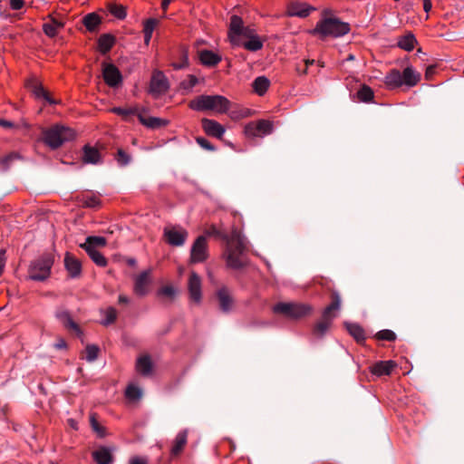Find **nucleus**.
I'll return each instance as SVG.
<instances>
[{"instance_id":"nucleus-28","label":"nucleus","mask_w":464,"mask_h":464,"mask_svg":"<svg viewBox=\"0 0 464 464\" xmlns=\"http://www.w3.org/2000/svg\"><path fill=\"white\" fill-rule=\"evenodd\" d=\"M92 458L97 464H111L112 454L109 448L101 447L92 452Z\"/></svg>"},{"instance_id":"nucleus-34","label":"nucleus","mask_w":464,"mask_h":464,"mask_svg":"<svg viewBox=\"0 0 464 464\" xmlns=\"http://www.w3.org/2000/svg\"><path fill=\"white\" fill-rule=\"evenodd\" d=\"M159 20L156 18H149L143 24V34H144V43L146 45L150 44V42L152 37L153 31L155 27L158 25Z\"/></svg>"},{"instance_id":"nucleus-4","label":"nucleus","mask_w":464,"mask_h":464,"mask_svg":"<svg viewBox=\"0 0 464 464\" xmlns=\"http://www.w3.org/2000/svg\"><path fill=\"white\" fill-rule=\"evenodd\" d=\"M231 102L222 95H198L188 103V107L196 111H212L217 113H226Z\"/></svg>"},{"instance_id":"nucleus-63","label":"nucleus","mask_w":464,"mask_h":464,"mask_svg":"<svg viewBox=\"0 0 464 464\" xmlns=\"http://www.w3.org/2000/svg\"><path fill=\"white\" fill-rule=\"evenodd\" d=\"M370 370H371L372 378V380H374L375 376H377V363L372 364L370 367Z\"/></svg>"},{"instance_id":"nucleus-62","label":"nucleus","mask_w":464,"mask_h":464,"mask_svg":"<svg viewBox=\"0 0 464 464\" xmlns=\"http://www.w3.org/2000/svg\"><path fill=\"white\" fill-rule=\"evenodd\" d=\"M55 348L57 349H63L66 347V343L63 339H60L56 343H55Z\"/></svg>"},{"instance_id":"nucleus-40","label":"nucleus","mask_w":464,"mask_h":464,"mask_svg":"<svg viewBox=\"0 0 464 464\" xmlns=\"http://www.w3.org/2000/svg\"><path fill=\"white\" fill-rule=\"evenodd\" d=\"M356 95L360 102H369L372 101L374 97V92L369 86L362 84L357 91Z\"/></svg>"},{"instance_id":"nucleus-27","label":"nucleus","mask_w":464,"mask_h":464,"mask_svg":"<svg viewBox=\"0 0 464 464\" xmlns=\"http://www.w3.org/2000/svg\"><path fill=\"white\" fill-rule=\"evenodd\" d=\"M217 297L218 299L220 309L224 312H228L233 304L230 293L227 287H221L217 292Z\"/></svg>"},{"instance_id":"nucleus-49","label":"nucleus","mask_w":464,"mask_h":464,"mask_svg":"<svg viewBox=\"0 0 464 464\" xmlns=\"http://www.w3.org/2000/svg\"><path fill=\"white\" fill-rule=\"evenodd\" d=\"M115 160L120 166H126L130 162V156L124 150L119 149Z\"/></svg>"},{"instance_id":"nucleus-50","label":"nucleus","mask_w":464,"mask_h":464,"mask_svg":"<svg viewBox=\"0 0 464 464\" xmlns=\"http://www.w3.org/2000/svg\"><path fill=\"white\" fill-rule=\"evenodd\" d=\"M176 293V288L173 285H168L160 287L158 290L157 295L159 296H167L169 298H173Z\"/></svg>"},{"instance_id":"nucleus-37","label":"nucleus","mask_w":464,"mask_h":464,"mask_svg":"<svg viewBox=\"0 0 464 464\" xmlns=\"http://www.w3.org/2000/svg\"><path fill=\"white\" fill-rule=\"evenodd\" d=\"M417 40L413 34L408 33L407 34L401 36L398 41V46L405 51L413 50Z\"/></svg>"},{"instance_id":"nucleus-3","label":"nucleus","mask_w":464,"mask_h":464,"mask_svg":"<svg viewBox=\"0 0 464 464\" xmlns=\"http://www.w3.org/2000/svg\"><path fill=\"white\" fill-rule=\"evenodd\" d=\"M350 32L348 23L341 21L335 16H324L316 24L315 27L311 30V34L318 35L324 39L326 37H342Z\"/></svg>"},{"instance_id":"nucleus-39","label":"nucleus","mask_w":464,"mask_h":464,"mask_svg":"<svg viewBox=\"0 0 464 464\" xmlns=\"http://www.w3.org/2000/svg\"><path fill=\"white\" fill-rule=\"evenodd\" d=\"M270 85L269 80L265 76H259L255 79L253 88L258 95H263Z\"/></svg>"},{"instance_id":"nucleus-1","label":"nucleus","mask_w":464,"mask_h":464,"mask_svg":"<svg viewBox=\"0 0 464 464\" xmlns=\"http://www.w3.org/2000/svg\"><path fill=\"white\" fill-rule=\"evenodd\" d=\"M227 37L233 46L243 45L250 52L259 51L264 45L256 30L245 25L243 19L237 14L230 17Z\"/></svg>"},{"instance_id":"nucleus-9","label":"nucleus","mask_w":464,"mask_h":464,"mask_svg":"<svg viewBox=\"0 0 464 464\" xmlns=\"http://www.w3.org/2000/svg\"><path fill=\"white\" fill-rule=\"evenodd\" d=\"M273 131V124L266 120L251 121L245 126V134L248 138L264 137Z\"/></svg>"},{"instance_id":"nucleus-29","label":"nucleus","mask_w":464,"mask_h":464,"mask_svg":"<svg viewBox=\"0 0 464 464\" xmlns=\"http://www.w3.org/2000/svg\"><path fill=\"white\" fill-rule=\"evenodd\" d=\"M79 200L82 206L87 208H97L101 205L100 195L91 191L80 195Z\"/></svg>"},{"instance_id":"nucleus-31","label":"nucleus","mask_w":464,"mask_h":464,"mask_svg":"<svg viewBox=\"0 0 464 464\" xmlns=\"http://www.w3.org/2000/svg\"><path fill=\"white\" fill-rule=\"evenodd\" d=\"M142 109L138 106L133 107H114L111 109V111L119 116H121L124 121H129L130 117L132 115H136L139 118V113H140Z\"/></svg>"},{"instance_id":"nucleus-25","label":"nucleus","mask_w":464,"mask_h":464,"mask_svg":"<svg viewBox=\"0 0 464 464\" xmlns=\"http://www.w3.org/2000/svg\"><path fill=\"white\" fill-rule=\"evenodd\" d=\"M401 72L392 69L384 78V84L389 90L397 89L402 86Z\"/></svg>"},{"instance_id":"nucleus-17","label":"nucleus","mask_w":464,"mask_h":464,"mask_svg":"<svg viewBox=\"0 0 464 464\" xmlns=\"http://www.w3.org/2000/svg\"><path fill=\"white\" fill-rule=\"evenodd\" d=\"M202 129L207 135L221 139L226 131L223 125L215 120L204 118L201 121Z\"/></svg>"},{"instance_id":"nucleus-5","label":"nucleus","mask_w":464,"mask_h":464,"mask_svg":"<svg viewBox=\"0 0 464 464\" xmlns=\"http://www.w3.org/2000/svg\"><path fill=\"white\" fill-rule=\"evenodd\" d=\"M43 141L52 150H56L75 138V131L64 125L54 124L42 130Z\"/></svg>"},{"instance_id":"nucleus-13","label":"nucleus","mask_w":464,"mask_h":464,"mask_svg":"<svg viewBox=\"0 0 464 464\" xmlns=\"http://www.w3.org/2000/svg\"><path fill=\"white\" fill-rule=\"evenodd\" d=\"M315 8L311 5L301 1H291L286 6V14L291 17L306 18Z\"/></svg>"},{"instance_id":"nucleus-2","label":"nucleus","mask_w":464,"mask_h":464,"mask_svg":"<svg viewBox=\"0 0 464 464\" xmlns=\"http://www.w3.org/2000/svg\"><path fill=\"white\" fill-rule=\"evenodd\" d=\"M209 234L219 237L226 241L225 256L229 267L238 269L246 266V244L244 237L237 230H233L230 235H226L216 227H212Z\"/></svg>"},{"instance_id":"nucleus-32","label":"nucleus","mask_w":464,"mask_h":464,"mask_svg":"<svg viewBox=\"0 0 464 464\" xmlns=\"http://www.w3.org/2000/svg\"><path fill=\"white\" fill-rule=\"evenodd\" d=\"M345 328L348 333L354 338V340L361 343L365 340V333L364 330L358 324L354 323H344Z\"/></svg>"},{"instance_id":"nucleus-46","label":"nucleus","mask_w":464,"mask_h":464,"mask_svg":"<svg viewBox=\"0 0 464 464\" xmlns=\"http://www.w3.org/2000/svg\"><path fill=\"white\" fill-rule=\"evenodd\" d=\"M99 352H100V349L98 346H96L94 344L87 345L86 349H85V353H86L85 359L88 362L95 361L98 357Z\"/></svg>"},{"instance_id":"nucleus-59","label":"nucleus","mask_w":464,"mask_h":464,"mask_svg":"<svg viewBox=\"0 0 464 464\" xmlns=\"http://www.w3.org/2000/svg\"><path fill=\"white\" fill-rule=\"evenodd\" d=\"M432 7L430 0H423V9L426 13H429Z\"/></svg>"},{"instance_id":"nucleus-42","label":"nucleus","mask_w":464,"mask_h":464,"mask_svg":"<svg viewBox=\"0 0 464 464\" xmlns=\"http://www.w3.org/2000/svg\"><path fill=\"white\" fill-rule=\"evenodd\" d=\"M102 314L104 318L102 319L101 324L105 326L114 323L117 318V311L113 307H108L105 310H102Z\"/></svg>"},{"instance_id":"nucleus-43","label":"nucleus","mask_w":464,"mask_h":464,"mask_svg":"<svg viewBox=\"0 0 464 464\" xmlns=\"http://www.w3.org/2000/svg\"><path fill=\"white\" fill-rule=\"evenodd\" d=\"M108 10L113 16L118 19H124L127 14L125 7L121 5L110 4Z\"/></svg>"},{"instance_id":"nucleus-7","label":"nucleus","mask_w":464,"mask_h":464,"mask_svg":"<svg viewBox=\"0 0 464 464\" xmlns=\"http://www.w3.org/2000/svg\"><path fill=\"white\" fill-rule=\"evenodd\" d=\"M314 308L312 305L304 303H285L280 302L273 306V312L275 314H283L284 316L298 320L304 318L311 314Z\"/></svg>"},{"instance_id":"nucleus-10","label":"nucleus","mask_w":464,"mask_h":464,"mask_svg":"<svg viewBox=\"0 0 464 464\" xmlns=\"http://www.w3.org/2000/svg\"><path fill=\"white\" fill-rule=\"evenodd\" d=\"M169 88V81L161 71H155L152 73L149 92L155 97L167 92Z\"/></svg>"},{"instance_id":"nucleus-54","label":"nucleus","mask_w":464,"mask_h":464,"mask_svg":"<svg viewBox=\"0 0 464 464\" xmlns=\"http://www.w3.org/2000/svg\"><path fill=\"white\" fill-rule=\"evenodd\" d=\"M247 116H248V113H247L246 110H240L239 111H232L230 112V117L233 120H237V119H240V118H245V117H247Z\"/></svg>"},{"instance_id":"nucleus-19","label":"nucleus","mask_w":464,"mask_h":464,"mask_svg":"<svg viewBox=\"0 0 464 464\" xmlns=\"http://www.w3.org/2000/svg\"><path fill=\"white\" fill-rule=\"evenodd\" d=\"M64 266L71 277H77L82 272V264L79 259L67 252L64 256Z\"/></svg>"},{"instance_id":"nucleus-58","label":"nucleus","mask_w":464,"mask_h":464,"mask_svg":"<svg viewBox=\"0 0 464 464\" xmlns=\"http://www.w3.org/2000/svg\"><path fill=\"white\" fill-rule=\"evenodd\" d=\"M130 464H148L147 459L141 457H134L130 459Z\"/></svg>"},{"instance_id":"nucleus-8","label":"nucleus","mask_w":464,"mask_h":464,"mask_svg":"<svg viewBox=\"0 0 464 464\" xmlns=\"http://www.w3.org/2000/svg\"><path fill=\"white\" fill-rule=\"evenodd\" d=\"M105 245L106 239L103 237L91 236L86 238L84 243L80 245V247L86 251L97 266L104 267L107 265V259L97 248L103 247Z\"/></svg>"},{"instance_id":"nucleus-21","label":"nucleus","mask_w":464,"mask_h":464,"mask_svg":"<svg viewBox=\"0 0 464 464\" xmlns=\"http://www.w3.org/2000/svg\"><path fill=\"white\" fill-rule=\"evenodd\" d=\"M198 59L200 63L208 67H213L218 64L222 58L221 56L210 50H201L198 52Z\"/></svg>"},{"instance_id":"nucleus-22","label":"nucleus","mask_w":464,"mask_h":464,"mask_svg":"<svg viewBox=\"0 0 464 464\" xmlns=\"http://www.w3.org/2000/svg\"><path fill=\"white\" fill-rule=\"evenodd\" d=\"M56 317L68 330L74 332L77 335H80L82 334L79 325L72 320L68 311H57Z\"/></svg>"},{"instance_id":"nucleus-51","label":"nucleus","mask_w":464,"mask_h":464,"mask_svg":"<svg viewBox=\"0 0 464 464\" xmlns=\"http://www.w3.org/2000/svg\"><path fill=\"white\" fill-rule=\"evenodd\" d=\"M90 423L92 426V429L93 431H95L99 437H104L105 436V429L100 425L98 420H96L95 416L92 414L90 417Z\"/></svg>"},{"instance_id":"nucleus-11","label":"nucleus","mask_w":464,"mask_h":464,"mask_svg":"<svg viewBox=\"0 0 464 464\" xmlns=\"http://www.w3.org/2000/svg\"><path fill=\"white\" fill-rule=\"evenodd\" d=\"M151 271L144 270L134 276L133 292L139 296H145L149 294L152 283Z\"/></svg>"},{"instance_id":"nucleus-35","label":"nucleus","mask_w":464,"mask_h":464,"mask_svg":"<svg viewBox=\"0 0 464 464\" xmlns=\"http://www.w3.org/2000/svg\"><path fill=\"white\" fill-rule=\"evenodd\" d=\"M115 43L114 37L111 34H102L98 39V47L102 53H108Z\"/></svg>"},{"instance_id":"nucleus-33","label":"nucleus","mask_w":464,"mask_h":464,"mask_svg":"<svg viewBox=\"0 0 464 464\" xmlns=\"http://www.w3.org/2000/svg\"><path fill=\"white\" fill-rule=\"evenodd\" d=\"M102 20L100 16L95 13H90L86 14L82 19V24L89 32H94L101 24Z\"/></svg>"},{"instance_id":"nucleus-30","label":"nucleus","mask_w":464,"mask_h":464,"mask_svg":"<svg viewBox=\"0 0 464 464\" xmlns=\"http://www.w3.org/2000/svg\"><path fill=\"white\" fill-rule=\"evenodd\" d=\"M136 370L142 375H150L152 372V362L149 355H142L137 359Z\"/></svg>"},{"instance_id":"nucleus-36","label":"nucleus","mask_w":464,"mask_h":464,"mask_svg":"<svg viewBox=\"0 0 464 464\" xmlns=\"http://www.w3.org/2000/svg\"><path fill=\"white\" fill-rule=\"evenodd\" d=\"M187 437H188V434H187L186 430H182L178 433V435L176 436V439L174 440L173 446L171 448L172 455L175 456L181 452V450H183L184 446L187 443Z\"/></svg>"},{"instance_id":"nucleus-20","label":"nucleus","mask_w":464,"mask_h":464,"mask_svg":"<svg viewBox=\"0 0 464 464\" xmlns=\"http://www.w3.org/2000/svg\"><path fill=\"white\" fill-rule=\"evenodd\" d=\"M64 26V22L53 15H49V22L43 25L44 34L49 37H54L58 34L60 29Z\"/></svg>"},{"instance_id":"nucleus-64","label":"nucleus","mask_w":464,"mask_h":464,"mask_svg":"<svg viewBox=\"0 0 464 464\" xmlns=\"http://www.w3.org/2000/svg\"><path fill=\"white\" fill-rule=\"evenodd\" d=\"M434 70H435V66H429L426 70V73H425V76L426 78H429L432 75V73L434 72Z\"/></svg>"},{"instance_id":"nucleus-23","label":"nucleus","mask_w":464,"mask_h":464,"mask_svg":"<svg viewBox=\"0 0 464 464\" xmlns=\"http://www.w3.org/2000/svg\"><path fill=\"white\" fill-rule=\"evenodd\" d=\"M82 160L86 164H99L102 155L98 149L87 144L82 149Z\"/></svg>"},{"instance_id":"nucleus-57","label":"nucleus","mask_w":464,"mask_h":464,"mask_svg":"<svg viewBox=\"0 0 464 464\" xmlns=\"http://www.w3.org/2000/svg\"><path fill=\"white\" fill-rule=\"evenodd\" d=\"M5 265V250L1 249L0 250V275H2V273L4 272Z\"/></svg>"},{"instance_id":"nucleus-18","label":"nucleus","mask_w":464,"mask_h":464,"mask_svg":"<svg viewBox=\"0 0 464 464\" xmlns=\"http://www.w3.org/2000/svg\"><path fill=\"white\" fill-rule=\"evenodd\" d=\"M188 287L190 299L195 303H199L201 300V279L195 272H191L189 275Z\"/></svg>"},{"instance_id":"nucleus-56","label":"nucleus","mask_w":464,"mask_h":464,"mask_svg":"<svg viewBox=\"0 0 464 464\" xmlns=\"http://www.w3.org/2000/svg\"><path fill=\"white\" fill-rule=\"evenodd\" d=\"M188 65V59L187 56L184 55L182 61L176 62L172 63V66L175 70H180L185 68Z\"/></svg>"},{"instance_id":"nucleus-41","label":"nucleus","mask_w":464,"mask_h":464,"mask_svg":"<svg viewBox=\"0 0 464 464\" xmlns=\"http://www.w3.org/2000/svg\"><path fill=\"white\" fill-rule=\"evenodd\" d=\"M396 367L397 363L394 361H379V377L382 375H391Z\"/></svg>"},{"instance_id":"nucleus-6","label":"nucleus","mask_w":464,"mask_h":464,"mask_svg":"<svg viewBox=\"0 0 464 464\" xmlns=\"http://www.w3.org/2000/svg\"><path fill=\"white\" fill-rule=\"evenodd\" d=\"M54 263V256L51 253H44L38 258L32 261L28 275L29 278L34 281H44L51 275V269Z\"/></svg>"},{"instance_id":"nucleus-53","label":"nucleus","mask_w":464,"mask_h":464,"mask_svg":"<svg viewBox=\"0 0 464 464\" xmlns=\"http://www.w3.org/2000/svg\"><path fill=\"white\" fill-rule=\"evenodd\" d=\"M197 140V143L204 150H209V151H214L215 150V147L209 142L208 140H207L206 138H203V137H198L196 139Z\"/></svg>"},{"instance_id":"nucleus-16","label":"nucleus","mask_w":464,"mask_h":464,"mask_svg":"<svg viewBox=\"0 0 464 464\" xmlns=\"http://www.w3.org/2000/svg\"><path fill=\"white\" fill-rule=\"evenodd\" d=\"M340 308L341 296L337 292H333L331 295V303L324 309L322 319L332 324L334 319L337 316Z\"/></svg>"},{"instance_id":"nucleus-12","label":"nucleus","mask_w":464,"mask_h":464,"mask_svg":"<svg viewBox=\"0 0 464 464\" xmlns=\"http://www.w3.org/2000/svg\"><path fill=\"white\" fill-rule=\"evenodd\" d=\"M208 243L205 236H199L193 243L190 250V261L201 263L208 258Z\"/></svg>"},{"instance_id":"nucleus-52","label":"nucleus","mask_w":464,"mask_h":464,"mask_svg":"<svg viewBox=\"0 0 464 464\" xmlns=\"http://www.w3.org/2000/svg\"><path fill=\"white\" fill-rule=\"evenodd\" d=\"M395 339H396V334L393 331L388 330V329L379 331V341L384 340V341L392 342Z\"/></svg>"},{"instance_id":"nucleus-24","label":"nucleus","mask_w":464,"mask_h":464,"mask_svg":"<svg viewBox=\"0 0 464 464\" xmlns=\"http://www.w3.org/2000/svg\"><path fill=\"white\" fill-rule=\"evenodd\" d=\"M402 85L413 87L418 84L420 80V73L416 72L411 66L406 67L401 72Z\"/></svg>"},{"instance_id":"nucleus-38","label":"nucleus","mask_w":464,"mask_h":464,"mask_svg":"<svg viewBox=\"0 0 464 464\" xmlns=\"http://www.w3.org/2000/svg\"><path fill=\"white\" fill-rule=\"evenodd\" d=\"M332 324L326 322L325 320L322 319L317 322L312 331V334L315 339H321L323 338Z\"/></svg>"},{"instance_id":"nucleus-15","label":"nucleus","mask_w":464,"mask_h":464,"mask_svg":"<svg viewBox=\"0 0 464 464\" xmlns=\"http://www.w3.org/2000/svg\"><path fill=\"white\" fill-rule=\"evenodd\" d=\"M164 237L169 245L180 246L185 243L188 232L179 227H166L164 229Z\"/></svg>"},{"instance_id":"nucleus-60","label":"nucleus","mask_w":464,"mask_h":464,"mask_svg":"<svg viewBox=\"0 0 464 464\" xmlns=\"http://www.w3.org/2000/svg\"><path fill=\"white\" fill-rule=\"evenodd\" d=\"M130 303V298L124 295H119V304H129Z\"/></svg>"},{"instance_id":"nucleus-26","label":"nucleus","mask_w":464,"mask_h":464,"mask_svg":"<svg viewBox=\"0 0 464 464\" xmlns=\"http://www.w3.org/2000/svg\"><path fill=\"white\" fill-rule=\"evenodd\" d=\"M143 111H145L144 109H142L140 113H139V121L142 125L146 126L147 128L159 129L168 124V121L163 120L161 118L145 117L143 115Z\"/></svg>"},{"instance_id":"nucleus-55","label":"nucleus","mask_w":464,"mask_h":464,"mask_svg":"<svg viewBox=\"0 0 464 464\" xmlns=\"http://www.w3.org/2000/svg\"><path fill=\"white\" fill-rule=\"evenodd\" d=\"M9 5L13 10L18 11L23 8L24 3L23 0H9Z\"/></svg>"},{"instance_id":"nucleus-45","label":"nucleus","mask_w":464,"mask_h":464,"mask_svg":"<svg viewBox=\"0 0 464 464\" xmlns=\"http://www.w3.org/2000/svg\"><path fill=\"white\" fill-rule=\"evenodd\" d=\"M20 159H21V155L16 151H13V152H10L9 154L4 156L3 158H1L0 163L4 166V168L5 169H7L9 168L10 164L14 160H20Z\"/></svg>"},{"instance_id":"nucleus-61","label":"nucleus","mask_w":464,"mask_h":464,"mask_svg":"<svg viewBox=\"0 0 464 464\" xmlns=\"http://www.w3.org/2000/svg\"><path fill=\"white\" fill-rule=\"evenodd\" d=\"M0 125L3 126L4 128H12L14 126V123L9 121L0 120Z\"/></svg>"},{"instance_id":"nucleus-14","label":"nucleus","mask_w":464,"mask_h":464,"mask_svg":"<svg viewBox=\"0 0 464 464\" xmlns=\"http://www.w3.org/2000/svg\"><path fill=\"white\" fill-rule=\"evenodd\" d=\"M102 76L106 84L112 88L118 87L122 82L120 70L112 63H103Z\"/></svg>"},{"instance_id":"nucleus-48","label":"nucleus","mask_w":464,"mask_h":464,"mask_svg":"<svg viewBox=\"0 0 464 464\" xmlns=\"http://www.w3.org/2000/svg\"><path fill=\"white\" fill-rule=\"evenodd\" d=\"M125 395L128 399L136 401L141 397V391L135 385H129L126 389Z\"/></svg>"},{"instance_id":"nucleus-44","label":"nucleus","mask_w":464,"mask_h":464,"mask_svg":"<svg viewBox=\"0 0 464 464\" xmlns=\"http://www.w3.org/2000/svg\"><path fill=\"white\" fill-rule=\"evenodd\" d=\"M198 78L193 74H189L187 79L180 82V88L188 92L198 84Z\"/></svg>"},{"instance_id":"nucleus-47","label":"nucleus","mask_w":464,"mask_h":464,"mask_svg":"<svg viewBox=\"0 0 464 464\" xmlns=\"http://www.w3.org/2000/svg\"><path fill=\"white\" fill-rule=\"evenodd\" d=\"M34 92L36 97L44 99L50 104L55 103V101L49 96L43 86L36 84L34 88Z\"/></svg>"}]
</instances>
